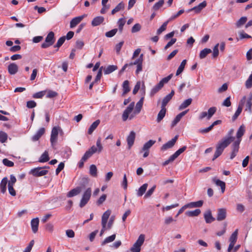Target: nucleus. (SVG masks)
Wrapping results in <instances>:
<instances>
[{
	"label": "nucleus",
	"mask_w": 252,
	"mask_h": 252,
	"mask_svg": "<svg viewBox=\"0 0 252 252\" xmlns=\"http://www.w3.org/2000/svg\"><path fill=\"white\" fill-rule=\"evenodd\" d=\"M233 133L234 129L233 128L230 129L227 135L218 142L216 146V150L212 159L213 160L220 156L224 149L234 140L235 137L233 136Z\"/></svg>",
	"instance_id": "obj_1"
},
{
	"label": "nucleus",
	"mask_w": 252,
	"mask_h": 252,
	"mask_svg": "<svg viewBox=\"0 0 252 252\" xmlns=\"http://www.w3.org/2000/svg\"><path fill=\"white\" fill-rule=\"evenodd\" d=\"M145 235L140 234L136 241L133 245L132 247L130 248L131 252H140L141 251V247L145 241Z\"/></svg>",
	"instance_id": "obj_2"
},
{
	"label": "nucleus",
	"mask_w": 252,
	"mask_h": 252,
	"mask_svg": "<svg viewBox=\"0 0 252 252\" xmlns=\"http://www.w3.org/2000/svg\"><path fill=\"white\" fill-rule=\"evenodd\" d=\"M92 195V189L90 188H88L83 193L82 197L80 200L79 206L81 208L84 207L90 199Z\"/></svg>",
	"instance_id": "obj_3"
},
{
	"label": "nucleus",
	"mask_w": 252,
	"mask_h": 252,
	"mask_svg": "<svg viewBox=\"0 0 252 252\" xmlns=\"http://www.w3.org/2000/svg\"><path fill=\"white\" fill-rule=\"evenodd\" d=\"M216 111L217 108L216 107H210L208 109V112L203 111L201 112L198 116V119L200 120H202L206 118L207 120H210L216 113Z\"/></svg>",
	"instance_id": "obj_4"
},
{
	"label": "nucleus",
	"mask_w": 252,
	"mask_h": 252,
	"mask_svg": "<svg viewBox=\"0 0 252 252\" xmlns=\"http://www.w3.org/2000/svg\"><path fill=\"white\" fill-rule=\"evenodd\" d=\"M55 40L54 33L50 32L45 38V42L41 44V47L42 48H47L52 46L54 43Z\"/></svg>",
	"instance_id": "obj_5"
},
{
	"label": "nucleus",
	"mask_w": 252,
	"mask_h": 252,
	"mask_svg": "<svg viewBox=\"0 0 252 252\" xmlns=\"http://www.w3.org/2000/svg\"><path fill=\"white\" fill-rule=\"evenodd\" d=\"M45 168H49V167L44 166L43 167H39L35 168L31 170V173L34 176L36 177L45 175L48 173V171L47 170L44 169Z\"/></svg>",
	"instance_id": "obj_6"
},
{
	"label": "nucleus",
	"mask_w": 252,
	"mask_h": 252,
	"mask_svg": "<svg viewBox=\"0 0 252 252\" xmlns=\"http://www.w3.org/2000/svg\"><path fill=\"white\" fill-rule=\"evenodd\" d=\"M60 128L59 127H54L51 131L50 142L52 146L53 147L56 143L58 139V136Z\"/></svg>",
	"instance_id": "obj_7"
},
{
	"label": "nucleus",
	"mask_w": 252,
	"mask_h": 252,
	"mask_svg": "<svg viewBox=\"0 0 252 252\" xmlns=\"http://www.w3.org/2000/svg\"><path fill=\"white\" fill-rule=\"evenodd\" d=\"M240 144V142L239 140H236L233 142V143L231 145V148L232 152L230 157L231 159H232L236 157L237 153L239 151Z\"/></svg>",
	"instance_id": "obj_8"
},
{
	"label": "nucleus",
	"mask_w": 252,
	"mask_h": 252,
	"mask_svg": "<svg viewBox=\"0 0 252 252\" xmlns=\"http://www.w3.org/2000/svg\"><path fill=\"white\" fill-rule=\"evenodd\" d=\"M134 107V102H132L128 106L125 110L122 115V119L124 121H126L128 118L129 115L132 112Z\"/></svg>",
	"instance_id": "obj_9"
},
{
	"label": "nucleus",
	"mask_w": 252,
	"mask_h": 252,
	"mask_svg": "<svg viewBox=\"0 0 252 252\" xmlns=\"http://www.w3.org/2000/svg\"><path fill=\"white\" fill-rule=\"evenodd\" d=\"M144 97H142L140 98L139 101L136 104L135 110L133 113L129 116V119L131 120L134 118L135 115L138 114L141 111V108L143 104Z\"/></svg>",
	"instance_id": "obj_10"
},
{
	"label": "nucleus",
	"mask_w": 252,
	"mask_h": 252,
	"mask_svg": "<svg viewBox=\"0 0 252 252\" xmlns=\"http://www.w3.org/2000/svg\"><path fill=\"white\" fill-rule=\"evenodd\" d=\"M178 138V135H176L173 138H172L171 140L168 141L165 144H163L161 147V150L164 151L168 149H170L172 148L175 144L176 143Z\"/></svg>",
	"instance_id": "obj_11"
},
{
	"label": "nucleus",
	"mask_w": 252,
	"mask_h": 252,
	"mask_svg": "<svg viewBox=\"0 0 252 252\" xmlns=\"http://www.w3.org/2000/svg\"><path fill=\"white\" fill-rule=\"evenodd\" d=\"M207 5V2L206 1L199 3L197 6H194L193 8L189 9L187 11L189 12L191 11H194L196 13H199L201 11L205 8Z\"/></svg>",
	"instance_id": "obj_12"
},
{
	"label": "nucleus",
	"mask_w": 252,
	"mask_h": 252,
	"mask_svg": "<svg viewBox=\"0 0 252 252\" xmlns=\"http://www.w3.org/2000/svg\"><path fill=\"white\" fill-rule=\"evenodd\" d=\"M226 217V209L225 208H220L218 210L217 220L218 221H222Z\"/></svg>",
	"instance_id": "obj_13"
},
{
	"label": "nucleus",
	"mask_w": 252,
	"mask_h": 252,
	"mask_svg": "<svg viewBox=\"0 0 252 252\" xmlns=\"http://www.w3.org/2000/svg\"><path fill=\"white\" fill-rule=\"evenodd\" d=\"M135 138V133L132 131L129 133V135L127 136L126 141L128 145V149H130L131 147L134 144V140Z\"/></svg>",
	"instance_id": "obj_14"
},
{
	"label": "nucleus",
	"mask_w": 252,
	"mask_h": 252,
	"mask_svg": "<svg viewBox=\"0 0 252 252\" xmlns=\"http://www.w3.org/2000/svg\"><path fill=\"white\" fill-rule=\"evenodd\" d=\"M7 69L10 74L14 75L18 72V66L15 63H12L8 65Z\"/></svg>",
	"instance_id": "obj_15"
},
{
	"label": "nucleus",
	"mask_w": 252,
	"mask_h": 252,
	"mask_svg": "<svg viewBox=\"0 0 252 252\" xmlns=\"http://www.w3.org/2000/svg\"><path fill=\"white\" fill-rule=\"evenodd\" d=\"M82 191L81 187H77L76 188L71 189L67 194V197H72L79 194Z\"/></svg>",
	"instance_id": "obj_16"
},
{
	"label": "nucleus",
	"mask_w": 252,
	"mask_h": 252,
	"mask_svg": "<svg viewBox=\"0 0 252 252\" xmlns=\"http://www.w3.org/2000/svg\"><path fill=\"white\" fill-rule=\"evenodd\" d=\"M39 219L38 218H36L34 219H33L31 220V227L32 232L34 233H35L37 232L38 229V225H39Z\"/></svg>",
	"instance_id": "obj_17"
},
{
	"label": "nucleus",
	"mask_w": 252,
	"mask_h": 252,
	"mask_svg": "<svg viewBox=\"0 0 252 252\" xmlns=\"http://www.w3.org/2000/svg\"><path fill=\"white\" fill-rule=\"evenodd\" d=\"M84 17V16L82 15L73 18L70 22V28H73L76 27L79 23L81 22Z\"/></svg>",
	"instance_id": "obj_18"
},
{
	"label": "nucleus",
	"mask_w": 252,
	"mask_h": 252,
	"mask_svg": "<svg viewBox=\"0 0 252 252\" xmlns=\"http://www.w3.org/2000/svg\"><path fill=\"white\" fill-rule=\"evenodd\" d=\"M204 217L206 222L207 223H210L215 220V219L212 216L210 210H208L204 213Z\"/></svg>",
	"instance_id": "obj_19"
},
{
	"label": "nucleus",
	"mask_w": 252,
	"mask_h": 252,
	"mask_svg": "<svg viewBox=\"0 0 252 252\" xmlns=\"http://www.w3.org/2000/svg\"><path fill=\"white\" fill-rule=\"evenodd\" d=\"M45 133V128L41 127L38 129L36 133L32 137V139L33 141H36L44 134Z\"/></svg>",
	"instance_id": "obj_20"
},
{
	"label": "nucleus",
	"mask_w": 252,
	"mask_h": 252,
	"mask_svg": "<svg viewBox=\"0 0 252 252\" xmlns=\"http://www.w3.org/2000/svg\"><path fill=\"white\" fill-rule=\"evenodd\" d=\"M111 213V211L110 210H107L103 213L101 219L102 225H106L108 219L110 216Z\"/></svg>",
	"instance_id": "obj_21"
},
{
	"label": "nucleus",
	"mask_w": 252,
	"mask_h": 252,
	"mask_svg": "<svg viewBox=\"0 0 252 252\" xmlns=\"http://www.w3.org/2000/svg\"><path fill=\"white\" fill-rule=\"evenodd\" d=\"M203 204V201L199 200L196 202H191L186 204L188 208H193L196 207H201Z\"/></svg>",
	"instance_id": "obj_22"
},
{
	"label": "nucleus",
	"mask_w": 252,
	"mask_h": 252,
	"mask_svg": "<svg viewBox=\"0 0 252 252\" xmlns=\"http://www.w3.org/2000/svg\"><path fill=\"white\" fill-rule=\"evenodd\" d=\"M104 18L102 16H97L93 19L92 21L93 26H97L103 22Z\"/></svg>",
	"instance_id": "obj_23"
},
{
	"label": "nucleus",
	"mask_w": 252,
	"mask_h": 252,
	"mask_svg": "<svg viewBox=\"0 0 252 252\" xmlns=\"http://www.w3.org/2000/svg\"><path fill=\"white\" fill-rule=\"evenodd\" d=\"M213 181L217 186L220 187L221 192L222 193H223L225 189V183L224 182L220 181V180L217 179L215 178L213 179Z\"/></svg>",
	"instance_id": "obj_24"
},
{
	"label": "nucleus",
	"mask_w": 252,
	"mask_h": 252,
	"mask_svg": "<svg viewBox=\"0 0 252 252\" xmlns=\"http://www.w3.org/2000/svg\"><path fill=\"white\" fill-rule=\"evenodd\" d=\"M8 179L7 177L3 178L0 184V192L2 193H4L6 191V185L7 184Z\"/></svg>",
	"instance_id": "obj_25"
},
{
	"label": "nucleus",
	"mask_w": 252,
	"mask_h": 252,
	"mask_svg": "<svg viewBox=\"0 0 252 252\" xmlns=\"http://www.w3.org/2000/svg\"><path fill=\"white\" fill-rule=\"evenodd\" d=\"M123 92L122 94V96H124L125 95L127 94L130 90L129 86V81L128 80H125L122 85Z\"/></svg>",
	"instance_id": "obj_26"
},
{
	"label": "nucleus",
	"mask_w": 252,
	"mask_h": 252,
	"mask_svg": "<svg viewBox=\"0 0 252 252\" xmlns=\"http://www.w3.org/2000/svg\"><path fill=\"white\" fill-rule=\"evenodd\" d=\"M245 131V128L244 125H242L239 128L237 133H236V137L237 140H239L240 142L241 141V138L243 135L244 134Z\"/></svg>",
	"instance_id": "obj_27"
},
{
	"label": "nucleus",
	"mask_w": 252,
	"mask_h": 252,
	"mask_svg": "<svg viewBox=\"0 0 252 252\" xmlns=\"http://www.w3.org/2000/svg\"><path fill=\"white\" fill-rule=\"evenodd\" d=\"M100 121L99 120H97L94 122L89 128L88 133L89 134H92L96 128L99 125Z\"/></svg>",
	"instance_id": "obj_28"
},
{
	"label": "nucleus",
	"mask_w": 252,
	"mask_h": 252,
	"mask_svg": "<svg viewBox=\"0 0 252 252\" xmlns=\"http://www.w3.org/2000/svg\"><path fill=\"white\" fill-rule=\"evenodd\" d=\"M166 110L165 107H161V110H160V111L159 112V113L158 115V117H157V121L158 123H159L165 117V114H166Z\"/></svg>",
	"instance_id": "obj_29"
},
{
	"label": "nucleus",
	"mask_w": 252,
	"mask_h": 252,
	"mask_svg": "<svg viewBox=\"0 0 252 252\" xmlns=\"http://www.w3.org/2000/svg\"><path fill=\"white\" fill-rule=\"evenodd\" d=\"M148 186L147 183H145L141 186L137 191V195L138 196H142L146 191Z\"/></svg>",
	"instance_id": "obj_30"
},
{
	"label": "nucleus",
	"mask_w": 252,
	"mask_h": 252,
	"mask_svg": "<svg viewBox=\"0 0 252 252\" xmlns=\"http://www.w3.org/2000/svg\"><path fill=\"white\" fill-rule=\"evenodd\" d=\"M163 86L161 85V83H158L156 85L151 91L150 95L154 96L157 93Z\"/></svg>",
	"instance_id": "obj_31"
},
{
	"label": "nucleus",
	"mask_w": 252,
	"mask_h": 252,
	"mask_svg": "<svg viewBox=\"0 0 252 252\" xmlns=\"http://www.w3.org/2000/svg\"><path fill=\"white\" fill-rule=\"evenodd\" d=\"M201 213V210L199 209H196L193 211H189L186 212L187 216L189 217H196Z\"/></svg>",
	"instance_id": "obj_32"
},
{
	"label": "nucleus",
	"mask_w": 252,
	"mask_h": 252,
	"mask_svg": "<svg viewBox=\"0 0 252 252\" xmlns=\"http://www.w3.org/2000/svg\"><path fill=\"white\" fill-rule=\"evenodd\" d=\"M125 8V3L121 1L114 8L112 11V14H114L116 12L120 11V10L124 9Z\"/></svg>",
	"instance_id": "obj_33"
},
{
	"label": "nucleus",
	"mask_w": 252,
	"mask_h": 252,
	"mask_svg": "<svg viewBox=\"0 0 252 252\" xmlns=\"http://www.w3.org/2000/svg\"><path fill=\"white\" fill-rule=\"evenodd\" d=\"M192 101V98H188L183 102L179 106V109L182 110L187 107H188Z\"/></svg>",
	"instance_id": "obj_34"
},
{
	"label": "nucleus",
	"mask_w": 252,
	"mask_h": 252,
	"mask_svg": "<svg viewBox=\"0 0 252 252\" xmlns=\"http://www.w3.org/2000/svg\"><path fill=\"white\" fill-rule=\"evenodd\" d=\"M238 233V229H237L231 234L229 238L230 243L235 244L237 239V235Z\"/></svg>",
	"instance_id": "obj_35"
},
{
	"label": "nucleus",
	"mask_w": 252,
	"mask_h": 252,
	"mask_svg": "<svg viewBox=\"0 0 252 252\" xmlns=\"http://www.w3.org/2000/svg\"><path fill=\"white\" fill-rule=\"evenodd\" d=\"M49 159L48 153L47 151H45L41 156L38 161L40 162H45L48 161Z\"/></svg>",
	"instance_id": "obj_36"
},
{
	"label": "nucleus",
	"mask_w": 252,
	"mask_h": 252,
	"mask_svg": "<svg viewBox=\"0 0 252 252\" xmlns=\"http://www.w3.org/2000/svg\"><path fill=\"white\" fill-rule=\"evenodd\" d=\"M211 52L212 50L210 49L205 48L200 51L199 54V58L201 59H203L205 58L208 54L211 53Z\"/></svg>",
	"instance_id": "obj_37"
},
{
	"label": "nucleus",
	"mask_w": 252,
	"mask_h": 252,
	"mask_svg": "<svg viewBox=\"0 0 252 252\" xmlns=\"http://www.w3.org/2000/svg\"><path fill=\"white\" fill-rule=\"evenodd\" d=\"M156 143V141L150 140L144 145L142 151L148 150Z\"/></svg>",
	"instance_id": "obj_38"
},
{
	"label": "nucleus",
	"mask_w": 252,
	"mask_h": 252,
	"mask_svg": "<svg viewBox=\"0 0 252 252\" xmlns=\"http://www.w3.org/2000/svg\"><path fill=\"white\" fill-rule=\"evenodd\" d=\"M117 68L118 67L116 65H110L104 69V73L105 74H109L113 72L114 71L116 70L117 69Z\"/></svg>",
	"instance_id": "obj_39"
},
{
	"label": "nucleus",
	"mask_w": 252,
	"mask_h": 252,
	"mask_svg": "<svg viewBox=\"0 0 252 252\" xmlns=\"http://www.w3.org/2000/svg\"><path fill=\"white\" fill-rule=\"evenodd\" d=\"M187 63V60H184L182 63H181L180 66H179L177 71H176V75H179L184 70L185 66Z\"/></svg>",
	"instance_id": "obj_40"
},
{
	"label": "nucleus",
	"mask_w": 252,
	"mask_h": 252,
	"mask_svg": "<svg viewBox=\"0 0 252 252\" xmlns=\"http://www.w3.org/2000/svg\"><path fill=\"white\" fill-rule=\"evenodd\" d=\"M90 174L91 176L96 177L97 176V170L96 166L92 164L90 167Z\"/></svg>",
	"instance_id": "obj_41"
},
{
	"label": "nucleus",
	"mask_w": 252,
	"mask_h": 252,
	"mask_svg": "<svg viewBox=\"0 0 252 252\" xmlns=\"http://www.w3.org/2000/svg\"><path fill=\"white\" fill-rule=\"evenodd\" d=\"M187 149V146H184L181 148L177 150L174 154L172 155V158L176 159L178 156L183 153Z\"/></svg>",
	"instance_id": "obj_42"
},
{
	"label": "nucleus",
	"mask_w": 252,
	"mask_h": 252,
	"mask_svg": "<svg viewBox=\"0 0 252 252\" xmlns=\"http://www.w3.org/2000/svg\"><path fill=\"white\" fill-rule=\"evenodd\" d=\"M242 109L243 105L239 104L236 111L235 112L234 115L232 117V121H235L238 118V117L242 112Z\"/></svg>",
	"instance_id": "obj_43"
},
{
	"label": "nucleus",
	"mask_w": 252,
	"mask_h": 252,
	"mask_svg": "<svg viewBox=\"0 0 252 252\" xmlns=\"http://www.w3.org/2000/svg\"><path fill=\"white\" fill-rule=\"evenodd\" d=\"M116 238V235L113 234L106 238L102 242L101 245L104 246L105 244L113 242Z\"/></svg>",
	"instance_id": "obj_44"
},
{
	"label": "nucleus",
	"mask_w": 252,
	"mask_h": 252,
	"mask_svg": "<svg viewBox=\"0 0 252 252\" xmlns=\"http://www.w3.org/2000/svg\"><path fill=\"white\" fill-rule=\"evenodd\" d=\"M143 54H141L139 58L136 59L135 61H134V62H130L129 63V65H130V66L131 67L132 65H137L138 64H139L140 63H143Z\"/></svg>",
	"instance_id": "obj_45"
},
{
	"label": "nucleus",
	"mask_w": 252,
	"mask_h": 252,
	"mask_svg": "<svg viewBox=\"0 0 252 252\" xmlns=\"http://www.w3.org/2000/svg\"><path fill=\"white\" fill-rule=\"evenodd\" d=\"M126 21L124 18H120L118 21L119 26V31L120 33L122 32L124 26L125 25Z\"/></svg>",
	"instance_id": "obj_46"
},
{
	"label": "nucleus",
	"mask_w": 252,
	"mask_h": 252,
	"mask_svg": "<svg viewBox=\"0 0 252 252\" xmlns=\"http://www.w3.org/2000/svg\"><path fill=\"white\" fill-rule=\"evenodd\" d=\"M169 22V21L167 20L162 25V26L157 30V34L159 35L161 34L163 31H164L166 30L167 25Z\"/></svg>",
	"instance_id": "obj_47"
},
{
	"label": "nucleus",
	"mask_w": 252,
	"mask_h": 252,
	"mask_svg": "<svg viewBox=\"0 0 252 252\" xmlns=\"http://www.w3.org/2000/svg\"><path fill=\"white\" fill-rule=\"evenodd\" d=\"M164 4V0H160L158 2L156 3L153 6V10L154 11H157L160 8H161Z\"/></svg>",
	"instance_id": "obj_48"
},
{
	"label": "nucleus",
	"mask_w": 252,
	"mask_h": 252,
	"mask_svg": "<svg viewBox=\"0 0 252 252\" xmlns=\"http://www.w3.org/2000/svg\"><path fill=\"white\" fill-rule=\"evenodd\" d=\"M247 21L246 17H241L236 23V26L239 28L243 25Z\"/></svg>",
	"instance_id": "obj_49"
},
{
	"label": "nucleus",
	"mask_w": 252,
	"mask_h": 252,
	"mask_svg": "<svg viewBox=\"0 0 252 252\" xmlns=\"http://www.w3.org/2000/svg\"><path fill=\"white\" fill-rule=\"evenodd\" d=\"M46 91H43L34 94L32 97L34 98H41L45 94Z\"/></svg>",
	"instance_id": "obj_50"
},
{
	"label": "nucleus",
	"mask_w": 252,
	"mask_h": 252,
	"mask_svg": "<svg viewBox=\"0 0 252 252\" xmlns=\"http://www.w3.org/2000/svg\"><path fill=\"white\" fill-rule=\"evenodd\" d=\"M172 97L168 94L165 96L162 101L161 107H165L168 102L171 99Z\"/></svg>",
	"instance_id": "obj_51"
},
{
	"label": "nucleus",
	"mask_w": 252,
	"mask_h": 252,
	"mask_svg": "<svg viewBox=\"0 0 252 252\" xmlns=\"http://www.w3.org/2000/svg\"><path fill=\"white\" fill-rule=\"evenodd\" d=\"M7 134L3 132H0V142L2 143L5 142L7 139Z\"/></svg>",
	"instance_id": "obj_52"
},
{
	"label": "nucleus",
	"mask_w": 252,
	"mask_h": 252,
	"mask_svg": "<svg viewBox=\"0 0 252 252\" xmlns=\"http://www.w3.org/2000/svg\"><path fill=\"white\" fill-rule=\"evenodd\" d=\"M156 188V185H154L150 189H149L147 192L146 193L144 197L145 198H148L150 197L152 194L153 193L154 191H155V189Z\"/></svg>",
	"instance_id": "obj_53"
},
{
	"label": "nucleus",
	"mask_w": 252,
	"mask_h": 252,
	"mask_svg": "<svg viewBox=\"0 0 252 252\" xmlns=\"http://www.w3.org/2000/svg\"><path fill=\"white\" fill-rule=\"evenodd\" d=\"M118 32L117 29H114L105 33V36L107 37H112L114 36Z\"/></svg>",
	"instance_id": "obj_54"
},
{
	"label": "nucleus",
	"mask_w": 252,
	"mask_h": 252,
	"mask_svg": "<svg viewBox=\"0 0 252 252\" xmlns=\"http://www.w3.org/2000/svg\"><path fill=\"white\" fill-rule=\"evenodd\" d=\"M65 40V37L64 36L60 37L58 39L57 43H56V44L55 45L54 47H58V48L60 47L63 44V43L64 42Z\"/></svg>",
	"instance_id": "obj_55"
},
{
	"label": "nucleus",
	"mask_w": 252,
	"mask_h": 252,
	"mask_svg": "<svg viewBox=\"0 0 252 252\" xmlns=\"http://www.w3.org/2000/svg\"><path fill=\"white\" fill-rule=\"evenodd\" d=\"M141 29V26L140 24L137 23L135 24L131 29V32L135 33L140 31Z\"/></svg>",
	"instance_id": "obj_56"
},
{
	"label": "nucleus",
	"mask_w": 252,
	"mask_h": 252,
	"mask_svg": "<svg viewBox=\"0 0 252 252\" xmlns=\"http://www.w3.org/2000/svg\"><path fill=\"white\" fill-rule=\"evenodd\" d=\"M184 12V9L180 10L176 14L172 15L168 20L169 22L171 21L180 16Z\"/></svg>",
	"instance_id": "obj_57"
},
{
	"label": "nucleus",
	"mask_w": 252,
	"mask_h": 252,
	"mask_svg": "<svg viewBox=\"0 0 252 252\" xmlns=\"http://www.w3.org/2000/svg\"><path fill=\"white\" fill-rule=\"evenodd\" d=\"M219 44L217 43L215 47L213 48V55L212 56L213 58H215L217 57L219 55Z\"/></svg>",
	"instance_id": "obj_58"
},
{
	"label": "nucleus",
	"mask_w": 252,
	"mask_h": 252,
	"mask_svg": "<svg viewBox=\"0 0 252 252\" xmlns=\"http://www.w3.org/2000/svg\"><path fill=\"white\" fill-rule=\"evenodd\" d=\"M246 87L248 89L252 87V73L250 75L245 83Z\"/></svg>",
	"instance_id": "obj_59"
},
{
	"label": "nucleus",
	"mask_w": 252,
	"mask_h": 252,
	"mask_svg": "<svg viewBox=\"0 0 252 252\" xmlns=\"http://www.w3.org/2000/svg\"><path fill=\"white\" fill-rule=\"evenodd\" d=\"M58 95V93L55 91L49 90L48 91L46 97L47 98H53L56 97Z\"/></svg>",
	"instance_id": "obj_60"
},
{
	"label": "nucleus",
	"mask_w": 252,
	"mask_h": 252,
	"mask_svg": "<svg viewBox=\"0 0 252 252\" xmlns=\"http://www.w3.org/2000/svg\"><path fill=\"white\" fill-rule=\"evenodd\" d=\"M2 163L4 165L8 167H13L14 166V162L7 158H4L2 160Z\"/></svg>",
	"instance_id": "obj_61"
},
{
	"label": "nucleus",
	"mask_w": 252,
	"mask_h": 252,
	"mask_svg": "<svg viewBox=\"0 0 252 252\" xmlns=\"http://www.w3.org/2000/svg\"><path fill=\"white\" fill-rule=\"evenodd\" d=\"M239 38L240 39H242L244 38H251L252 36L247 33H245L244 31H241L239 32Z\"/></svg>",
	"instance_id": "obj_62"
},
{
	"label": "nucleus",
	"mask_w": 252,
	"mask_h": 252,
	"mask_svg": "<svg viewBox=\"0 0 252 252\" xmlns=\"http://www.w3.org/2000/svg\"><path fill=\"white\" fill-rule=\"evenodd\" d=\"M182 117L178 114L176 116L174 120L172 121L171 124V127H174L181 120Z\"/></svg>",
	"instance_id": "obj_63"
},
{
	"label": "nucleus",
	"mask_w": 252,
	"mask_h": 252,
	"mask_svg": "<svg viewBox=\"0 0 252 252\" xmlns=\"http://www.w3.org/2000/svg\"><path fill=\"white\" fill-rule=\"evenodd\" d=\"M172 77V74H171L169 75H168V76L162 79V80L159 83H161V85L163 86L164 84L165 83H167L171 79Z\"/></svg>",
	"instance_id": "obj_64"
}]
</instances>
